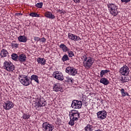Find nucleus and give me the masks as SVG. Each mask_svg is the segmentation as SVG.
Instances as JSON below:
<instances>
[{"label":"nucleus","instance_id":"obj_33","mask_svg":"<svg viewBox=\"0 0 131 131\" xmlns=\"http://www.w3.org/2000/svg\"><path fill=\"white\" fill-rule=\"evenodd\" d=\"M23 117L24 119H29V118H30V115H27L26 114H24Z\"/></svg>","mask_w":131,"mask_h":131},{"label":"nucleus","instance_id":"obj_4","mask_svg":"<svg viewBox=\"0 0 131 131\" xmlns=\"http://www.w3.org/2000/svg\"><path fill=\"white\" fill-rule=\"evenodd\" d=\"M4 68L7 71H13L15 69V66L13 65V63L11 61H6L4 63Z\"/></svg>","mask_w":131,"mask_h":131},{"label":"nucleus","instance_id":"obj_2","mask_svg":"<svg viewBox=\"0 0 131 131\" xmlns=\"http://www.w3.org/2000/svg\"><path fill=\"white\" fill-rule=\"evenodd\" d=\"M107 6L110 14L113 17H116L118 15V7L114 4H108Z\"/></svg>","mask_w":131,"mask_h":131},{"label":"nucleus","instance_id":"obj_7","mask_svg":"<svg viewBox=\"0 0 131 131\" xmlns=\"http://www.w3.org/2000/svg\"><path fill=\"white\" fill-rule=\"evenodd\" d=\"M82 106V102L76 100H74L71 105L72 108L74 109H80Z\"/></svg>","mask_w":131,"mask_h":131},{"label":"nucleus","instance_id":"obj_43","mask_svg":"<svg viewBox=\"0 0 131 131\" xmlns=\"http://www.w3.org/2000/svg\"><path fill=\"white\" fill-rule=\"evenodd\" d=\"M128 56H130V55H131V52H129V53H128Z\"/></svg>","mask_w":131,"mask_h":131},{"label":"nucleus","instance_id":"obj_34","mask_svg":"<svg viewBox=\"0 0 131 131\" xmlns=\"http://www.w3.org/2000/svg\"><path fill=\"white\" fill-rule=\"evenodd\" d=\"M29 15L31 16V17H39V15L34 12L30 13Z\"/></svg>","mask_w":131,"mask_h":131},{"label":"nucleus","instance_id":"obj_3","mask_svg":"<svg viewBox=\"0 0 131 131\" xmlns=\"http://www.w3.org/2000/svg\"><path fill=\"white\" fill-rule=\"evenodd\" d=\"M18 79L23 85H25L27 86V85H29L30 83H31V81L28 79V77L24 75H19L18 77Z\"/></svg>","mask_w":131,"mask_h":131},{"label":"nucleus","instance_id":"obj_13","mask_svg":"<svg viewBox=\"0 0 131 131\" xmlns=\"http://www.w3.org/2000/svg\"><path fill=\"white\" fill-rule=\"evenodd\" d=\"M4 109L6 110H10L13 108V103L11 101H8L6 103L4 104L3 105Z\"/></svg>","mask_w":131,"mask_h":131},{"label":"nucleus","instance_id":"obj_37","mask_svg":"<svg viewBox=\"0 0 131 131\" xmlns=\"http://www.w3.org/2000/svg\"><path fill=\"white\" fill-rule=\"evenodd\" d=\"M46 40H47V39H46V38L42 37L41 38H40L39 41H40L41 42H46Z\"/></svg>","mask_w":131,"mask_h":131},{"label":"nucleus","instance_id":"obj_22","mask_svg":"<svg viewBox=\"0 0 131 131\" xmlns=\"http://www.w3.org/2000/svg\"><path fill=\"white\" fill-rule=\"evenodd\" d=\"M37 62H38V64H41V65L46 64V60L45 58H41L40 57H38L37 59Z\"/></svg>","mask_w":131,"mask_h":131},{"label":"nucleus","instance_id":"obj_28","mask_svg":"<svg viewBox=\"0 0 131 131\" xmlns=\"http://www.w3.org/2000/svg\"><path fill=\"white\" fill-rule=\"evenodd\" d=\"M108 72H110V71L108 70H102L100 72V77L103 78L104 76V74H106V73H108Z\"/></svg>","mask_w":131,"mask_h":131},{"label":"nucleus","instance_id":"obj_31","mask_svg":"<svg viewBox=\"0 0 131 131\" xmlns=\"http://www.w3.org/2000/svg\"><path fill=\"white\" fill-rule=\"evenodd\" d=\"M11 58L12 60H14L15 61H17L18 59V55L16 53H13L11 55Z\"/></svg>","mask_w":131,"mask_h":131},{"label":"nucleus","instance_id":"obj_14","mask_svg":"<svg viewBox=\"0 0 131 131\" xmlns=\"http://www.w3.org/2000/svg\"><path fill=\"white\" fill-rule=\"evenodd\" d=\"M53 90L54 92H60L62 90V88L59 83H56L53 85Z\"/></svg>","mask_w":131,"mask_h":131},{"label":"nucleus","instance_id":"obj_32","mask_svg":"<svg viewBox=\"0 0 131 131\" xmlns=\"http://www.w3.org/2000/svg\"><path fill=\"white\" fill-rule=\"evenodd\" d=\"M34 107L36 109V110H39V107H40V105H39V103L38 102V101L35 103Z\"/></svg>","mask_w":131,"mask_h":131},{"label":"nucleus","instance_id":"obj_29","mask_svg":"<svg viewBox=\"0 0 131 131\" xmlns=\"http://www.w3.org/2000/svg\"><path fill=\"white\" fill-rule=\"evenodd\" d=\"M61 60H62V62H65L66 61H69V57H68V55L67 54H64L62 56Z\"/></svg>","mask_w":131,"mask_h":131},{"label":"nucleus","instance_id":"obj_19","mask_svg":"<svg viewBox=\"0 0 131 131\" xmlns=\"http://www.w3.org/2000/svg\"><path fill=\"white\" fill-rule=\"evenodd\" d=\"M100 83H102L103 84H104V85H107L108 83H110V82L108 81V79L105 78H102L100 80Z\"/></svg>","mask_w":131,"mask_h":131},{"label":"nucleus","instance_id":"obj_16","mask_svg":"<svg viewBox=\"0 0 131 131\" xmlns=\"http://www.w3.org/2000/svg\"><path fill=\"white\" fill-rule=\"evenodd\" d=\"M64 81H66V82H68L69 83H73V82H74V79H73L72 77L69 76L65 77Z\"/></svg>","mask_w":131,"mask_h":131},{"label":"nucleus","instance_id":"obj_15","mask_svg":"<svg viewBox=\"0 0 131 131\" xmlns=\"http://www.w3.org/2000/svg\"><path fill=\"white\" fill-rule=\"evenodd\" d=\"M85 131H94L95 130V126L92 125L88 124L84 128Z\"/></svg>","mask_w":131,"mask_h":131},{"label":"nucleus","instance_id":"obj_25","mask_svg":"<svg viewBox=\"0 0 131 131\" xmlns=\"http://www.w3.org/2000/svg\"><path fill=\"white\" fill-rule=\"evenodd\" d=\"M31 80H34L37 83H39V81L38 80V76L37 75H32L31 76Z\"/></svg>","mask_w":131,"mask_h":131},{"label":"nucleus","instance_id":"obj_8","mask_svg":"<svg viewBox=\"0 0 131 131\" xmlns=\"http://www.w3.org/2000/svg\"><path fill=\"white\" fill-rule=\"evenodd\" d=\"M66 72L69 73L70 75L74 76L77 74V70L73 67H69L66 68Z\"/></svg>","mask_w":131,"mask_h":131},{"label":"nucleus","instance_id":"obj_42","mask_svg":"<svg viewBox=\"0 0 131 131\" xmlns=\"http://www.w3.org/2000/svg\"><path fill=\"white\" fill-rule=\"evenodd\" d=\"M15 15H16V16H22L23 14L22 13H16Z\"/></svg>","mask_w":131,"mask_h":131},{"label":"nucleus","instance_id":"obj_35","mask_svg":"<svg viewBox=\"0 0 131 131\" xmlns=\"http://www.w3.org/2000/svg\"><path fill=\"white\" fill-rule=\"evenodd\" d=\"M42 3H37V4H36V7L37 8H39V9H41L42 8Z\"/></svg>","mask_w":131,"mask_h":131},{"label":"nucleus","instance_id":"obj_5","mask_svg":"<svg viewBox=\"0 0 131 131\" xmlns=\"http://www.w3.org/2000/svg\"><path fill=\"white\" fill-rule=\"evenodd\" d=\"M70 118L74 119L76 120V121H77L78 120V118H79V112H78V111H76L75 110H72L71 111V112H70Z\"/></svg>","mask_w":131,"mask_h":131},{"label":"nucleus","instance_id":"obj_23","mask_svg":"<svg viewBox=\"0 0 131 131\" xmlns=\"http://www.w3.org/2000/svg\"><path fill=\"white\" fill-rule=\"evenodd\" d=\"M121 80L122 82H128L129 81V77L127 75H124V76L121 77Z\"/></svg>","mask_w":131,"mask_h":131},{"label":"nucleus","instance_id":"obj_26","mask_svg":"<svg viewBox=\"0 0 131 131\" xmlns=\"http://www.w3.org/2000/svg\"><path fill=\"white\" fill-rule=\"evenodd\" d=\"M38 102L40 107H43V106H46V105H47V101L43 100L42 99H40V100Z\"/></svg>","mask_w":131,"mask_h":131},{"label":"nucleus","instance_id":"obj_24","mask_svg":"<svg viewBox=\"0 0 131 131\" xmlns=\"http://www.w3.org/2000/svg\"><path fill=\"white\" fill-rule=\"evenodd\" d=\"M8 54V51L7 50H6L5 49H3L1 51L0 56H1V58H4L7 57Z\"/></svg>","mask_w":131,"mask_h":131},{"label":"nucleus","instance_id":"obj_30","mask_svg":"<svg viewBox=\"0 0 131 131\" xmlns=\"http://www.w3.org/2000/svg\"><path fill=\"white\" fill-rule=\"evenodd\" d=\"M75 121H76V120H75L74 119H72V118H70V121L69 122V125L73 126L74 124L75 123Z\"/></svg>","mask_w":131,"mask_h":131},{"label":"nucleus","instance_id":"obj_11","mask_svg":"<svg viewBox=\"0 0 131 131\" xmlns=\"http://www.w3.org/2000/svg\"><path fill=\"white\" fill-rule=\"evenodd\" d=\"M54 75V78L58 79V80H63L64 76L61 73H59L58 71L54 72L53 73V76Z\"/></svg>","mask_w":131,"mask_h":131},{"label":"nucleus","instance_id":"obj_6","mask_svg":"<svg viewBox=\"0 0 131 131\" xmlns=\"http://www.w3.org/2000/svg\"><path fill=\"white\" fill-rule=\"evenodd\" d=\"M54 130V125L48 122H44L42 124V130L53 131Z\"/></svg>","mask_w":131,"mask_h":131},{"label":"nucleus","instance_id":"obj_21","mask_svg":"<svg viewBox=\"0 0 131 131\" xmlns=\"http://www.w3.org/2000/svg\"><path fill=\"white\" fill-rule=\"evenodd\" d=\"M18 39L20 42H26L27 41V38L25 36L20 35L18 37Z\"/></svg>","mask_w":131,"mask_h":131},{"label":"nucleus","instance_id":"obj_12","mask_svg":"<svg viewBox=\"0 0 131 131\" xmlns=\"http://www.w3.org/2000/svg\"><path fill=\"white\" fill-rule=\"evenodd\" d=\"M68 37L69 38V39H71V40H74V41L81 40V38H80L79 36H77L76 35L70 33L68 34Z\"/></svg>","mask_w":131,"mask_h":131},{"label":"nucleus","instance_id":"obj_40","mask_svg":"<svg viewBox=\"0 0 131 131\" xmlns=\"http://www.w3.org/2000/svg\"><path fill=\"white\" fill-rule=\"evenodd\" d=\"M121 2L122 3H129V2H130V0H121Z\"/></svg>","mask_w":131,"mask_h":131},{"label":"nucleus","instance_id":"obj_10","mask_svg":"<svg viewBox=\"0 0 131 131\" xmlns=\"http://www.w3.org/2000/svg\"><path fill=\"white\" fill-rule=\"evenodd\" d=\"M97 118L100 120L105 119L107 117V112L105 111H99L97 113Z\"/></svg>","mask_w":131,"mask_h":131},{"label":"nucleus","instance_id":"obj_1","mask_svg":"<svg viewBox=\"0 0 131 131\" xmlns=\"http://www.w3.org/2000/svg\"><path fill=\"white\" fill-rule=\"evenodd\" d=\"M82 58L83 59V66L86 69H90L94 64L93 58L91 57H88L86 55H83Z\"/></svg>","mask_w":131,"mask_h":131},{"label":"nucleus","instance_id":"obj_41","mask_svg":"<svg viewBox=\"0 0 131 131\" xmlns=\"http://www.w3.org/2000/svg\"><path fill=\"white\" fill-rule=\"evenodd\" d=\"M74 3H76V4H79L80 0H73Z\"/></svg>","mask_w":131,"mask_h":131},{"label":"nucleus","instance_id":"obj_17","mask_svg":"<svg viewBox=\"0 0 131 131\" xmlns=\"http://www.w3.org/2000/svg\"><path fill=\"white\" fill-rule=\"evenodd\" d=\"M59 48L60 49H61L62 51L63 52H68V51H69V48H68V47H66V45H64L63 43H61L60 46H59Z\"/></svg>","mask_w":131,"mask_h":131},{"label":"nucleus","instance_id":"obj_38","mask_svg":"<svg viewBox=\"0 0 131 131\" xmlns=\"http://www.w3.org/2000/svg\"><path fill=\"white\" fill-rule=\"evenodd\" d=\"M34 40H35V41H39V40H40V38L38 37H36L35 36L34 37Z\"/></svg>","mask_w":131,"mask_h":131},{"label":"nucleus","instance_id":"obj_36","mask_svg":"<svg viewBox=\"0 0 131 131\" xmlns=\"http://www.w3.org/2000/svg\"><path fill=\"white\" fill-rule=\"evenodd\" d=\"M68 53L69 54V57H70V58H72L73 56H74V53L71 51H68Z\"/></svg>","mask_w":131,"mask_h":131},{"label":"nucleus","instance_id":"obj_20","mask_svg":"<svg viewBox=\"0 0 131 131\" xmlns=\"http://www.w3.org/2000/svg\"><path fill=\"white\" fill-rule=\"evenodd\" d=\"M45 17L49 18V19H55V15L51 13L50 12H47L45 13Z\"/></svg>","mask_w":131,"mask_h":131},{"label":"nucleus","instance_id":"obj_18","mask_svg":"<svg viewBox=\"0 0 131 131\" xmlns=\"http://www.w3.org/2000/svg\"><path fill=\"white\" fill-rule=\"evenodd\" d=\"M26 55L25 54H20L18 56V60L20 62H25L26 61Z\"/></svg>","mask_w":131,"mask_h":131},{"label":"nucleus","instance_id":"obj_39","mask_svg":"<svg viewBox=\"0 0 131 131\" xmlns=\"http://www.w3.org/2000/svg\"><path fill=\"white\" fill-rule=\"evenodd\" d=\"M18 46L19 45L17 43H11V47H12V48H18Z\"/></svg>","mask_w":131,"mask_h":131},{"label":"nucleus","instance_id":"obj_9","mask_svg":"<svg viewBox=\"0 0 131 131\" xmlns=\"http://www.w3.org/2000/svg\"><path fill=\"white\" fill-rule=\"evenodd\" d=\"M119 72L122 75H128L129 74V68L125 65L120 69Z\"/></svg>","mask_w":131,"mask_h":131},{"label":"nucleus","instance_id":"obj_27","mask_svg":"<svg viewBox=\"0 0 131 131\" xmlns=\"http://www.w3.org/2000/svg\"><path fill=\"white\" fill-rule=\"evenodd\" d=\"M120 92L121 93L122 97H125V96H127V97H130V95H129V94H128L127 92L124 91V89H121Z\"/></svg>","mask_w":131,"mask_h":131}]
</instances>
